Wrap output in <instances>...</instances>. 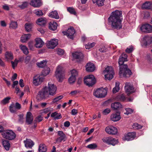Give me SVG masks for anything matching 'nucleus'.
<instances>
[{
	"mask_svg": "<svg viewBox=\"0 0 152 152\" xmlns=\"http://www.w3.org/2000/svg\"><path fill=\"white\" fill-rule=\"evenodd\" d=\"M56 87L50 82L48 83V86L42 88L38 93L37 98L39 101L48 98L49 95L53 96L56 94Z\"/></svg>",
	"mask_w": 152,
	"mask_h": 152,
	"instance_id": "nucleus-1",
	"label": "nucleus"
},
{
	"mask_svg": "<svg viewBox=\"0 0 152 152\" xmlns=\"http://www.w3.org/2000/svg\"><path fill=\"white\" fill-rule=\"evenodd\" d=\"M122 12L116 10L112 13L109 18V21L113 28L118 29L122 28Z\"/></svg>",
	"mask_w": 152,
	"mask_h": 152,
	"instance_id": "nucleus-2",
	"label": "nucleus"
},
{
	"mask_svg": "<svg viewBox=\"0 0 152 152\" xmlns=\"http://www.w3.org/2000/svg\"><path fill=\"white\" fill-rule=\"evenodd\" d=\"M127 55L123 53L120 56L118 61V64L120 66L119 74L120 76L124 77H129L132 74L131 71L128 68L127 65L123 64L124 61H127Z\"/></svg>",
	"mask_w": 152,
	"mask_h": 152,
	"instance_id": "nucleus-3",
	"label": "nucleus"
},
{
	"mask_svg": "<svg viewBox=\"0 0 152 152\" xmlns=\"http://www.w3.org/2000/svg\"><path fill=\"white\" fill-rule=\"evenodd\" d=\"M55 75L59 81L61 82L62 81L64 77V74L63 68L62 66L59 65L57 67Z\"/></svg>",
	"mask_w": 152,
	"mask_h": 152,
	"instance_id": "nucleus-4",
	"label": "nucleus"
},
{
	"mask_svg": "<svg viewBox=\"0 0 152 152\" xmlns=\"http://www.w3.org/2000/svg\"><path fill=\"white\" fill-rule=\"evenodd\" d=\"M1 135L3 137L10 140L14 139L16 136L14 132L10 130L4 131L1 133Z\"/></svg>",
	"mask_w": 152,
	"mask_h": 152,
	"instance_id": "nucleus-5",
	"label": "nucleus"
},
{
	"mask_svg": "<svg viewBox=\"0 0 152 152\" xmlns=\"http://www.w3.org/2000/svg\"><path fill=\"white\" fill-rule=\"evenodd\" d=\"M104 73L106 80H110L113 77L114 72L112 67L108 66L105 68Z\"/></svg>",
	"mask_w": 152,
	"mask_h": 152,
	"instance_id": "nucleus-6",
	"label": "nucleus"
},
{
	"mask_svg": "<svg viewBox=\"0 0 152 152\" xmlns=\"http://www.w3.org/2000/svg\"><path fill=\"white\" fill-rule=\"evenodd\" d=\"M107 93L106 88H100L95 90L94 92V95L96 97L102 98L106 95Z\"/></svg>",
	"mask_w": 152,
	"mask_h": 152,
	"instance_id": "nucleus-7",
	"label": "nucleus"
},
{
	"mask_svg": "<svg viewBox=\"0 0 152 152\" xmlns=\"http://www.w3.org/2000/svg\"><path fill=\"white\" fill-rule=\"evenodd\" d=\"M85 83L89 86H92L95 83V78L93 75H89L86 77L84 78Z\"/></svg>",
	"mask_w": 152,
	"mask_h": 152,
	"instance_id": "nucleus-8",
	"label": "nucleus"
},
{
	"mask_svg": "<svg viewBox=\"0 0 152 152\" xmlns=\"http://www.w3.org/2000/svg\"><path fill=\"white\" fill-rule=\"evenodd\" d=\"M102 140L104 143L113 146H114L118 142L117 140L111 137H104L102 139Z\"/></svg>",
	"mask_w": 152,
	"mask_h": 152,
	"instance_id": "nucleus-9",
	"label": "nucleus"
},
{
	"mask_svg": "<svg viewBox=\"0 0 152 152\" xmlns=\"http://www.w3.org/2000/svg\"><path fill=\"white\" fill-rule=\"evenodd\" d=\"M152 42V37L151 36H146L143 37L141 41L143 47H146Z\"/></svg>",
	"mask_w": 152,
	"mask_h": 152,
	"instance_id": "nucleus-10",
	"label": "nucleus"
},
{
	"mask_svg": "<svg viewBox=\"0 0 152 152\" xmlns=\"http://www.w3.org/2000/svg\"><path fill=\"white\" fill-rule=\"evenodd\" d=\"M105 131L107 134L111 135H115L118 132L117 128L112 126L107 127L105 129Z\"/></svg>",
	"mask_w": 152,
	"mask_h": 152,
	"instance_id": "nucleus-11",
	"label": "nucleus"
},
{
	"mask_svg": "<svg viewBox=\"0 0 152 152\" xmlns=\"http://www.w3.org/2000/svg\"><path fill=\"white\" fill-rule=\"evenodd\" d=\"M125 85L124 86L125 90L126 93L127 95H129L134 92V89L130 83H126Z\"/></svg>",
	"mask_w": 152,
	"mask_h": 152,
	"instance_id": "nucleus-12",
	"label": "nucleus"
},
{
	"mask_svg": "<svg viewBox=\"0 0 152 152\" xmlns=\"http://www.w3.org/2000/svg\"><path fill=\"white\" fill-rule=\"evenodd\" d=\"M75 32V31L72 27L69 28L66 31H63L64 35H66L68 38L71 39L73 38V35Z\"/></svg>",
	"mask_w": 152,
	"mask_h": 152,
	"instance_id": "nucleus-13",
	"label": "nucleus"
},
{
	"mask_svg": "<svg viewBox=\"0 0 152 152\" xmlns=\"http://www.w3.org/2000/svg\"><path fill=\"white\" fill-rule=\"evenodd\" d=\"M141 31L145 33H150L152 32V26L148 24L142 25L140 27Z\"/></svg>",
	"mask_w": 152,
	"mask_h": 152,
	"instance_id": "nucleus-14",
	"label": "nucleus"
},
{
	"mask_svg": "<svg viewBox=\"0 0 152 152\" xmlns=\"http://www.w3.org/2000/svg\"><path fill=\"white\" fill-rule=\"evenodd\" d=\"M58 40L56 39H53L48 41L47 42V46L50 49H53L58 44Z\"/></svg>",
	"mask_w": 152,
	"mask_h": 152,
	"instance_id": "nucleus-15",
	"label": "nucleus"
},
{
	"mask_svg": "<svg viewBox=\"0 0 152 152\" xmlns=\"http://www.w3.org/2000/svg\"><path fill=\"white\" fill-rule=\"evenodd\" d=\"M136 135V133L134 132L129 133L124 135L123 139L124 140L127 141L132 140L135 137Z\"/></svg>",
	"mask_w": 152,
	"mask_h": 152,
	"instance_id": "nucleus-16",
	"label": "nucleus"
},
{
	"mask_svg": "<svg viewBox=\"0 0 152 152\" xmlns=\"http://www.w3.org/2000/svg\"><path fill=\"white\" fill-rule=\"evenodd\" d=\"M44 78L40 76H35L33 77V83L36 86L40 85L43 81Z\"/></svg>",
	"mask_w": 152,
	"mask_h": 152,
	"instance_id": "nucleus-17",
	"label": "nucleus"
},
{
	"mask_svg": "<svg viewBox=\"0 0 152 152\" xmlns=\"http://www.w3.org/2000/svg\"><path fill=\"white\" fill-rule=\"evenodd\" d=\"M110 119L113 122L119 121L121 118L120 114L119 112H116L110 115Z\"/></svg>",
	"mask_w": 152,
	"mask_h": 152,
	"instance_id": "nucleus-18",
	"label": "nucleus"
},
{
	"mask_svg": "<svg viewBox=\"0 0 152 152\" xmlns=\"http://www.w3.org/2000/svg\"><path fill=\"white\" fill-rule=\"evenodd\" d=\"M58 134L59 136L56 139L57 142H61L62 141H65L66 139V136L62 131H58Z\"/></svg>",
	"mask_w": 152,
	"mask_h": 152,
	"instance_id": "nucleus-19",
	"label": "nucleus"
},
{
	"mask_svg": "<svg viewBox=\"0 0 152 152\" xmlns=\"http://www.w3.org/2000/svg\"><path fill=\"white\" fill-rule=\"evenodd\" d=\"M142 9L152 10V2H145L142 4Z\"/></svg>",
	"mask_w": 152,
	"mask_h": 152,
	"instance_id": "nucleus-20",
	"label": "nucleus"
},
{
	"mask_svg": "<svg viewBox=\"0 0 152 152\" xmlns=\"http://www.w3.org/2000/svg\"><path fill=\"white\" fill-rule=\"evenodd\" d=\"M36 43L35 46L37 48H40L42 47L44 44V42L39 38H37L35 39Z\"/></svg>",
	"mask_w": 152,
	"mask_h": 152,
	"instance_id": "nucleus-21",
	"label": "nucleus"
},
{
	"mask_svg": "<svg viewBox=\"0 0 152 152\" xmlns=\"http://www.w3.org/2000/svg\"><path fill=\"white\" fill-rule=\"evenodd\" d=\"M95 66L93 64L89 63L87 64L86 66V70L88 72H92L95 70Z\"/></svg>",
	"mask_w": 152,
	"mask_h": 152,
	"instance_id": "nucleus-22",
	"label": "nucleus"
},
{
	"mask_svg": "<svg viewBox=\"0 0 152 152\" xmlns=\"http://www.w3.org/2000/svg\"><path fill=\"white\" fill-rule=\"evenodd\" d=\"M36 22L37 24L40 26H43L47 23L46 19L44 18H40L37 20Z\"/></svg>",
	"mask_w": 152,
	"mask_h": 152,
	"instance_id": "nucleus-23",
	"label": "nucleus"
},
{
	"mask_svg": "<svg viewBox=\"0 0 152 152\" xmlns=\"http://www.w3.org/2000/svg\"><path fill=\"white\" fill-rule=\"evenodd\" d=\"M30 4L33 7H39L42 5V3L40 0H32Z\"/></svg>",
	"mask_w": 152,
	"mask_h": 152,
	"instance_id": "nucleus-24",
	"label": "nucleus"
},
{
	"mask_svg": "<svg viewBox=\"0 0 152 152\" xmlns=\"http://www.w3.org/2000/svg\"><path fill=\"white\" fill-rule=\"evenodd\" d=\"M25 145L26 148H31L34 145V142L30 139H26L24 141Z\"/></svg>",
	"mask_w": 152,
	"mask_h": 152,
	"instance_id": "nucleus-25",
	"label": "nucleus"
},
{
	"mask_svg": "<svg viewBox=\"0 0 152 152\" xmlns=\"http://www.w3.org/2000/svg\"><path fill=\"white\" fill-rule=\"evenodd\" d=\"M33 120L32 115L30 112H28L26 115V122L28 124L31 123Z\"/></svg>",
	"mask_w": 152,
	"mask_h": 152,
	"instance_id": "nucleus-26",
	"label": "nucleus"
},
{
	"mask_svg": "<svg viewBox=\"0 0 152 152\" xmlns=\"http://www.w3.org/2000/svg\"><path fill=\"white\" fill-rule=\"evenodd\" d=\"M48 16L52 18L58 19L59 18V16L57 11L55 10L50 12L48 14Z\"/></svg>",
	"mask_w": 152,
	"mask_h": 152,
	"instance_id": "nucleus-27",
	"label": "nucleus"
},
{
	"mask_svg": "<svg viewBox=\"0 0 152 152\" xmlns=\"http://www.w3.org/2000/svg\"><path fill=\"white\" fill-rule=\"evenodd\" d=\"M111 106V107L115 110H119L122 107L121 104L118 102H116L112 104Z\"/></svg>",
	"mask_w": 152,
	"mask_h": 152,
	"instance_id": "nucleus-28",
	"label": "nucleus"
},
{
	"mask_svg": "<svg viewBox=\"0 0 152 152\" xmlns=\"http://www.w3.org/2000/svg\"><path fill=\"white\" fill-rule=\"evenodd\" d=\"M5 59L7 61H9L13 58L12 53L11 52H6L5 54Z\"/></svg>",
	"mask_w": 152,
	"mask_h": 152,
	"instance_id": "nucleus-29",
	"label": "nucleus"
},
{
	"mask_svg": "<svg viewBox=\"0 0 152 152\" xmlns=\"http://www.w3.org/2000/svg\"><path fill=\"white\" fill-rule=\"evenodd\" d=\"M74 58L76 59H81L83 57L82 53L80 52H76L72 54Z\"/></svg>",
	"mask_w": 152,
	"mask_h": 152,
	"instance_id": "nucleus-30",
	"label": "nucleus"
},
{
	"mask_svg": "<svg viewBox=\"0 0 152 152\" xmlns=\"http://www.w3.org/2000/svg\"><path fill=\"white\" fill-rule=\"evenodd\" d=\"M31 34H24L21 37L20 40L22 42H26L31 37Z\"/></svg>",
	"mask_w": 152,
	"mask_h": 152,
	"instance_id": "nucleus-31",
	"label": "nucleus"
},
{
	"mask_svg": "<svg viewBox=\"0 0 152 152\" xmlns=\"http://www.w3.org/2000/svg\"><path fill=\"white\" fill-rule=\"evenodd\" d=\"M33 26V23H26L25 25V27L26 31L28 32H30Z\"/></svg>",
	"mask_w": 152,
	"mask_h": 152,
	"instance_id": "nucleus-32",
	"label": "nucleus"
},
{
	"mask_svg": "<svg viewBox=\"0 0 152 152\" xmlns=\"http://www.w3.org/2000/svg\"><path fill=\"white\" fill-rule=\"evenodd\" d=\"M2 143L5 149L7 151L9 150L10 148V144L9 141L7 140H3Z\"/></svg>",
	"mask_w": 152,
	"mask_h": 152,
	"instance_id": "nucleus-33",
	"label": "nucleus"
},
{
	"mask_svg": "<svg viewBox=\"0 0 152 152\" xmlns=\"http://www.w3.org/2000/svg\"><path fill=\"white\" fill-rule=\"evenodd\" d=\"M57 24L55 22H50L49 25V28L53 31L55 30L56 29L57 27Z\"/></svg>",
	"mask_w": 152,
	"mask_h": 152,
	"instance_id": "nucleus-34",
	"label": "nucleus"
},
{
	"mask_svg": "<svg viewBox=\"0 0 152 152\" xmlns=\"http://www.w3.org/2000/svg\"><path fill=\"white\" fill-rule=\"evenodd\" d=\"M51 117L54 118L55 120L58 119L62 118L61 114L57 112H55L52 113Z\"/></svg>",
	"mask_w": 152,
	"mask_h": 152,
	"instance_id": "nucleus-35",
	"label": "nucleus"
},
{
	"mask_svg": "<svg viewBox=\"0 0 152 152\" xmlns=\"http://www.w3.org/2000/svg\"><path fill=\"white\" fill-rule=\"evenodd\" d=\"M105 0H93V2L97 5L98 6H102L104 4Z\"/></svg>",
	"mask_w": 152,
	"mask_h": 152,
	"instance_id": "nucleus-36",
	"label": "nucleus"
},
{
	"mask_svg": "<svg viewBox=\"0 0 152 152\" xmlns=\"http://www.w3.org/2000/svg\"><path fill=\"white\" fill-rule=\"evenodd\" d=\"M47 150L45 144H41L39 145L38 149L39 152H45Z\"/></svg>",
	"mask_w": 152,
	"mask_h": 152,
	"instance_id": "nucleus-37",
	"label": "nucleus"
},
{
	"mask_svg": "<svg viewBox=\"0 0 152 152\" xmlns=\"http://www.w3.org/2000/svg\"><path fill=\"white\" fill-rule=\"evenodd\" d=\"M20 48L24 54L27 55L28 54L29 52L28 49L25 46L20 45Z\"/></svg>",
	"mask_w": 152,
	"mask_h": 152,
	"instance_id": "nucleus-38",
	"label": "nucleus"
},
{
	"mask_svg": "<svg viewBox=\"0 0 152 152\" xmlns=\"http://www.w3.org/2000/svg\"><path fill=\"white\" fill-rule=\"evenodd\" d=\"M50 71V68L48 67H46L45 68L42 72V75L44 76H45L49 74Z\"/></svg>",
	"mask_w": 152,
	"mask_h": 152,
	"instance_id": "nucleus-39",
	"label": "nucleus"
},
{
	"mask_svg": "<svg viewBox=\"0 0 152 152\" xmlns=\"http://www.w3.org/2000/svg\"><path fill=\"white\" fill-rule=\"evenodd\" d=\"M47 61L45 60H43L40 62H38L37 63V65L39 67L42 68L46 65Z\"/></svg>",
	"mask_w": 152,
	"mask_h": 152,
	"instance_id": "nucleus-40",
	"label": "nucleus"
},
{
	"mask_svg": "<svg viewBox=\"0 0 152 152\" xmlns=\"http://www.w3.org/2000/svg\"><path fill=\"white\" fill-rule=\"evenodd\" d=\"M119 83L118 82H116L115 86L113 88V93H115L118 92L119 89Z\"/></svg>",
	"mask_w": 152,
	"mask_h": 152,
	"instance_id": "nucleus-41",
	"label": "nucleus"
},
{
	"mask_svg": "<svg viewBox=\"0 0 152 152\" xmlns=\"http://www.w3.org/2000/svg\"><path fill=\"white\" fill-rule=\"evenodd\" d=\"M18 27L17 23L15 21H11L10 24V27L12 29H15Z\"/></svg>",
	"mask_w": 152,
	"mask_h": 152,
	"instance_id": "nucleus-42",
	"label": "nucleus"
},
{
	"mask_svg": "<svg viewBox=\"0 0 152 152\" xmlns=\"http://www.w3.org/2000/svg\"><path fill=\"white\" fill-rule=\"evenodd\" d=\"M97 147V145L96 144L93 143L88 145L87 147L88 148L91 149H94L96 148Z\"/></svg>",
	"mask_w": 152,
	"mask_h": 152,
	"instance_id": "nucleus-43",
	"label": "nucleus"
},
{
	"mask_svg": "<svg viewBox=\"0 0 152 152\" xmlns=\"http://www.w3.org/2000/svg\"><path fill=\"white\" fill-rule=\"evenodd\" d=\"M116 99L119 101H124L126 99L124 95L123 94L118 96H117Z\"/></svg>",
	"mask_w": 152,
	"mask_h": 152,
	"instance_id": "nucleus-44",
	"label": "nucleus"
},
{
	"mask_svg": "<svg viewBox=\"0 0 152 152\" xmlns=\"http://www.w3.org/2000/svg\"><path fill=\"white\" fill-rule=\"evenodd\" d=\"M95 45V43L94 42L88 43L87 44L85 45V47L86 49H89L93 47Z\"/></svg>",
	"mask_w": 152,
	"mask_h": 152,
	"instance_id": "nucleus-45",
	"label": "nucleus"
},
{
	"mask_svg": "<svg viewBox=\"0 0 152 152\" xmlns=\"http://www.w3.org/2000/svg\"><path fill=\"white\" fill-rule=\"evenodd\" d=\"M34 13L38 16L42 15L43 14L42 10H34Z\"/></svg>",
	"mask_w": 152,
	"mask_h": 152,
	"instance_id": "nucleus-46",
	"label": "nucleus"
},
{
	"mask_svg": "<svg viewBox=\"0 0 152 152\" xmlns=\"http://www.w3.org/2000/svg\"><path fill=\"white\" fill-rule=\"evenodd\" d=\"M67 10L71 14H72L74 15H75L76 12L74 8L72 7H69L67 8Z\"/></svg>",
	"mask_w": 152,
	"mask_h": 152,
	"instance_id": "nucleus-47",
	"label": "nucleus"
},
{
	"mask_svg": "<svg viewBox=\"0 0 152 152\" xmlns=\"http://www.w3.org/2000/svg\"><path fill=\"white\" fill-rule=\"evenodd\" d=\"M10 112L12 113H14L16 111L17 109L13 104H11L10 107Z\"/></svg>",
	"mask_w": 152,
	"mask_h": 152,
	"instance_id": "nucleus-48",
	"label": "nucleus"
},
{
	"mask_svg": "<svg viewBox=\"0 0 152 152\" xmlns=\"http://www.w3.org/2000/svg\"><path fill=\"white\" fill-rule=\"evenodd\" d=\"M63 97V96L62 95H60L57 96L53 99V102L54 103L57 102L59 100L62 99Z\"/></svg>",
	"mask_w": 152,
	"mask_h": 152,
	"instance_id": "nucleus-49",
	"label": "nucleus"
},
{
	"mask_svg": "<svg viewBox=\"0 0 152 152\" xmlns=\"http://www.w3.org/2000/svg\"><path fill=\"white\" fill-rule=\"evenodd\" d=\"M76 80V77L71 75L69 79V82L70 84L74 83Z\"/></svg>",
	"mask_w": 152,
	"mask_h": 152,
	"instance_id": "nucleus-50",
	"label": "nucleus"
},
{
	"mask_svg": "<svg viewBox=\"0 0 152 152\" xmlns=\"http://www.w3.org/2000/svg\"><path fill=\"white\" fill-rule=\"evenodd\" d=\"M132 126L134 129H141L142 127V126L137 123H135Z\"/></svg>",
	"mask_w": 152,
	"mask_h": 152,
	"instance_id": "nucleus-51",
	"label": "nucleus"
},
{
	"mask_svg": "<svg viewBox=\"0 0 152 152\" xmlns=\"http://www.w3.org/2000/svg\"><path fill=\"white\" fill-rule=\"evenodd\" d=\"M19 118L18 121L20 124H22L24 122L23 115V114L18 115Z\"/></svg>",
	"mask_w": 152,
	"mask_h": 152,
	"instance_id": "nucleus-52",
	"label": "nucleus"
},
{
	"mask_svg": "<svg viewBox=\"0 0 152 152\" xmlns=\"http://www.w3.org/2000/svg\"><path fill=\"white\" fill-rule=\"evenodd\" d=\"M31 58V56L28 55L24 59V62L26 64L29 63Z\"/></svg>",
	"mask_w": 152,
	"mask_h": 152,
	"instance_id": "nucleus-53",
	"label": "nucleus"
},
{
	"mask_svg": "<svg viewBox=\"0 0 152 152\" xmlns=\"http://www.w3.org/2000/svg\"><path fill=\"white\" fill-rule=\"evenodd\" d=\"M71 75L76 77L77 76L78 73L77 70L75 69H73L71 71Z\"/></svg>",
	"mask_w": 152,
	"mask_h": 152,
	"instance_id": "nucleus-54",
	"label": "nucleus"
},
{
	"mask_svg": "<svg viewBox=\"0 0 152 152\" xmlns=\"http://www.w3.org/2000/svg\"><path fill=\"white\" fill-rule=\"evenodd\" d=\"M28 5V3L26 2H24L22 4L19 5L18 7L21 9H24Z\"/></svg>",
	"mask_w": 152,
	"mask_h": 152,
	"instance_id": "nucleus-55",
	"label": "nucleus"
},
{
	"mask_svg": "<svg viewBox=\"0 0 152 152\" xmlns=\"http://www.w3.org/2000/svg\"><path fill=\"white\" fill-rule=\"evenodd\" d=\"M126 112L124 113L125 114L128 115L131 114L133 112V110L130 108H126L125 109Z\"/></svg>",
	"mask_w": 152,
	"mask_h": 152,
	"instance_id": "nucleus-56",
	"label": "nucleus"
},
{
	"mask_svg": "<svg viewBox=\"0 0 152 152\" xmlns=\"http://www.w3.org/2000/svg\"><path fill=\"white\" fill-rule=\"evenodd\" d=\"M43 120V117L41 115H39L37 117L35 120L36 122H40Z\"/></svg>",
	"mask_w": 152,
	"mask_h": 152,
	"instance_id": "nucleus-57",
	"label": "nucleus"
},
{
	"mask_svg": "<svg viewBox=\"0 0 152 152\" xmlns=\"http://www.w3.org/2000/svg\"><path fill=\"white\" fill-rule=\"evenodd\" d=\"M10 99V98L9 97H7L4 99H3L1 102L3 104H6L9 102V101Z\"/></svg>",
	"mask_w": 152,
	"mask_h": 152,
	"instance_id": "nucleus-58",
	"label": "nucleus"
},
{
	"mask_svg": "<svg viewBox=\"0 0 152 152\" xmlns=\"http://www.w3.org/2000/svg\"><path fill=\"white\" fill-rule=\"evenodd\" d=\"M133 46H129L128 48H127L126 50L125 51L126 52L128 53H131L133 50Z\"/></svg>",
	"mask_w": 152,
	"mask_h": 152,
	"instance_id": "nucleus-59",
	"label": "nucleus"
},
{
	"mask_svg": "<svg viewBox=\"0 0 152 152\" xmlns=\"http://www.w3.org/2000/svg\"><path fill=\"white\" fill-rule=\"evenodd\" d=\"M57 53L59 55H63L64 53V50L61 49H57Z\"/></svg>",
	"mask_w": 152,
	"mask_h": 152,
	"instance_id": "nucleus-60",
	"label": "nucleus"
},
{
	"mask_svg": "<svg viewBox=\"0 0 152 152\" xmlns=\"http://www.w3.org/2000/svg\"><path fill=\"white\" fill-rule=\"evenodd\" d=\"M53 110V109L52 108H47L43 110V113H47L49 112H50L51 111Z\"/></svg>",
	"mask_w": 152,
	"mask_h": 152,
	"instance_id": "nucleus-61",
	"label": "nucleus"
},
{
	"mask_svg": "<svg viewBox=\"0 0 152 152\" xmlns=\"http://www.w3.org/2000/svg\"><path fill=\"white\" fill-rule=\"evenodd\" d=\"M80 92V91H79L75 90L71 91L70 93V94H71L72 95H75Z\"/></svg>",
	"mask_w": 152,
	"mask_h": 152,
	"instance_id": "nucleus-62",
	"label": "nucleus"
},
{
	"mask_svg": "<svg viewBox=\"0 0 152 152\" xmlns=\"http://www.w3.org/2000/svg\"><path fill=\"white\" fill-rule=\"evenodd\" d=\"M110 112V109L107 108L105 109L103 112V113L104 115H107Z\"/></svg>",
	"mask_w": 152,
	"mask_h": 152,
	"instance_id": "nucleus-63",
	"label": "nucleus"
},
{
	"mask_svg": "<svg viewBox=\"0 0 152 152\" xmlns=\"http://www.w3.org/2000/svg\"><path fill=\"white\" fill-rule=\"evenodd\" d=\"M3 8L6 10H9L10 9V7L7 4H5L2 6Z\"/></svg>",
	"mask_w": 152,
	"mask_h": 152,
	"instance_id": "nucleus-64",
	"label": "nucleus"
}]
</instances>
